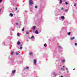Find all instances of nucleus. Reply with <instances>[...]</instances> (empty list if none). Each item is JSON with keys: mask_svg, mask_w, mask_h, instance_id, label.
<instances>
[{"mask_svg": "<svg viewBox=\"0 0 77 77\" xmlns=\"http://www.w3.org/2000/svg\"><path fill=\"white\" fill-rule=\"evenodd\" d=\"M29 5L32 6V4H33V1L32 0H29Z\"/></svg>", "mask_w": 77, "mask_h": 77, "instance_id": "1", "label": "nucleus"}, {"mask_svg": "<svg viewBox=\"0 0 77 77\" xmlns=\"http://www.w3.org/2000/svg\"><path fill=\"white\" fill-rule=\"evenodd\" d=\"M33 63H34L35 65H36V60L35 59H34L33 61Z\"/></svg>", "mask_w": 77, "mask_h": 77, "instance_id": "2", "label": "nucleus"}, {"mask_svg": "<svg viewBox=\"0 0 77 77\" xmlns=\"http://www.w3.org/2000/svg\"><path fill=\"white\" fill-rule=\"evenodd\" d=\"M16 72V70H14L12 71V74H14L15 72Z\"/></svg>", "mask_w": 77, "mask_h": 77, "instance_id": "3", "label": "nucleus"}, {"mask_svg": "<svg viewBox=\"0 0 77 77\" xmlns=\"http://www.w3.org/2000/svg\"><path fill=\"white\" fill-rule=\"evenodd\" d=\"M35 33H36V34H38L39 33V32H38V30H36L35 31Z\"/></svg>", "mask_w": 77, "mask_h": 77, "instance_id": "4", "label": "nucleus"}, {"mask_svg": "<svg viewBox=\"0 0 77 77\" xmlns=\"http://www.w3.org/2000/svg\"><path fill=\"white\" fill-rule=\"evenodd\" d=\"M20 44H21V42H20V41L18 42L17 43V45H20Z\"/></svg>", "mask_w": 77, "mask_h": 77, "instance_id": "5", "label": "nucleus"}, {"mask_svg": "<svg viewBox=\"0 0 77 77\" xmlns=\"http://www.w3.org/2000/svg\"><path fill=\"white\" fill-rule=\"evenodd\" d=\"M61 18L62 20H64V19H65V17L64 16H61Z\"/></svg>", "mask_w": 77, "mask_h": 77, "instance_id": "6", "label": "nucleus"}, {"mask_svg": "<svg viewBox=\"0 0 77 77\" xmlns=\"http://www.w3.org/2000/svg\"><path fill=\"white\" fill-rule=\"evenodd\" d=\"M75 38L74 37H71L70 39H71V40H73V39H74Z\"/></svg>", "mask_w": 77, "mask_h": 77, "instance_id": "7", "label": "nucleus"}, {"mask_svg": "<svg viewBox=\"0 0 77 77\" xmlns=\"http://www.w3.org/2000/svg\"><path fill=\"white\" fill-rule=\"evenodd\" d=\"M29 55H32L33 54V52H30L29 53Z\"/></svg>", "mask_w": 77, "mask_h": 77, "instance_id": "8", "label": "nucleus"}, {"mask_svg": "<svg viewBox=\"0 0 77 77\" xmlns=\"http://www.w3.org/2000/svg\"><path fill=\"white\" fill-rule=\"evenodd\" d=\"M53 75H57V74H56V73H55V72H54L53 73Z\"/></svg>", "mask_w": 77, "mask_h": 77, "instance_id": "9", "label": "nucleus"}, {"mask_svg": "<svg viewBox=\"0 0 77 77\" xmlns=\"http://www.w3.org/2000/svg\"><path fill=\"white\" fill-rule=\"evenodd\" d=\"M14 52L13 51H12L11 52V55H13V54H14Z\"/></svg>", "mask_w": 77, "mask_h": 77, "instance_id": "10", "label": "nucleus"}, {"mask_svg": "<svg viewBox=\"0 0 77 77\" xmlns=\"http://www.w3.org/2000/svg\"><path fill=\"white\" fill-rule=\"evenodd\" d=\"M34 38V39H35V37H34V36H32V37H31V39H32V38Z\"/></svg>", "mask_w": 77, "mask_h": 77, "instance_id": "11", "label": "nucleus"}, {"mask_svg": "<svg viewBox=\"0 0 77 77\" xmlns=\"http://www.w3.org/2000/svg\"><path fill=\"white\" fill-rule=\"evenodd\" d=\"M10 15L11 17H12L13 16V14L12 13L10 14Z\"/></svg>", "mask_w": 77, "mask_h": 77, "instance_id": "12", "label": "nucleus"}, {"mask_svg": "<svg viewBox=\"0 0 77 77\" xmlns=\"http://www.w3.org/2000/svg\"><path fill=\"white\" fill-rule=\"evenodd\" d=\"M60 4H61V3H62V0H60Z\"/></svg>", "mask_w": 77, "mask_h": 77, "instance_id": "13", "label": "nucleus"}, {"mask_svg": "<svg viewBox=\"0 0 77 77\" xmlns=\"http://www.w3.org/2000/svg\"><path fill=\"white\" fill-rule=\"evenodd\" d=\"M68 35H71V32H69L68 33Z\"/></svg>", "mask_w": 77, "mask_h": 77, "instance_id": "14", "label": "nucleus"}, {"mask_svg": "<svg viewBox=\"0 0 77 77\" xmlns=\"http://www.w3.org/2000/svg\"><path fill=\"white\" fill-rule=\"evenodd\" d=\"M26 34H27V35H28V34H29V32L28 31H26Z\"/></svg>", "mask_w": 77, "mask_h": 77, "instance_id": "15", "label": "nucleus"}, {"mask_svg": "<svg viewBox=\"0 0 77 77\" xmlns=\"http://www.w3.org/2000/svg\"><path fill=\"white\" fill-rule=\"evenodd\" d=\"M68 11V9L65 10V12H67V11Z\"/></svg>", "mask_w": 77, "mask_h": 77, "instance_id": "16", "label": "nucleus"}, {"mask_svg": "<svg viewBox=\"0 0 77 77\" xmlns=\"http://www.w3.org/2000/svg\"><path fill=\"white\" fill-rule=\"evenodd\" d=\"M61 69L62 71H63L64 70V69L63 68H62Z\"/></svg>", "mask_w": 77, "mask_h": 77, "instance_id": "17", "label": "nucleus"}, {"mask_svg": "<svg viewBox=\"0 0 77 77\" xmlns=\"http://www.w3.org/2000/svg\"><path fill=\"white\" fill-rule=\"evenodd\" d=\"M46 43H45L44 45V46L45 47H47V45H46Z\"/></svg>", "mask_w": 77, "mask_h": 77, "instance_id": "18", "label": "nucleus"}, {"mask_svg": "<svg viewBox=\"0 0 77 77\" xmlns=\"http://www.w3.org/2000/svg\"><path fill=\"white\" fill-rule=\"evenodd\" d=\"M65 62V60H62V62L63 63V62Z\"/></svg>", "mask_w": 77, "mask_h": 77, "instance_id": "19", "label": "nucleus"}, {"mask_svg": "<svg viewBox=\"0 0 77 77\" xmlns=\"http://www.w3.org/2000/svg\"><path fill=\"white\" fill-rule=\"evenodd\" d=\"M36 28V27L35 26H34L33 27V29H35Z\"/></svg>", "mask_w": 77, "mask_h": 77, "instance_id": "20", "label": "nucleus"}, {"mask_svg": "<svg viewBox=\"0 0 77 77\" xmlns=\"http://www.w3.org/2000/svg\"><path fill=\"white\" fill-rule=\"evenodd\" d=\"M17 35L18 36H20V33H17Z\"/></svg>", "mask_w": 77, "mask_h": 77, "instance_id": "21", "label": "nucleus"}, {"mask_svg": "<svg viewBox=\"0 0 77 77\" xmlns=\"http://www.w3.org/2000/svg\"><path fill=\"white\" fill-rule=\"evenodd\" d=\"M18 54V53H17V52H16V55H18V54Z\"/></svg>", "mask_w": 77, "mask_h": 77, "instance_id": "22", "label": "nucleus"}, {"mask_svg": "<svg viewBox=\"0 0 77 77\" xmlns=\"http://www.w3.org/2000/svg\"><path fill=\"white\" fill-rule=\"evenodd\" d=\"M24 28H23L22 29V31H24Z\"/></svg>", "mask_w": 77, "mask_h": 77, "instance_id": "23", "label": "nucleus"}, {"mask_svg": "<svg viewBox=\"0 0 77 77\" xmlns=\"http://www.w3.org/2000/svg\"><path fill=\"white\" fill-rule=\"evenodd\" d=\"M35 8H36V9H37V8H38V6H35Z\"/></svg>", "mask_w": 77, "mask_h": 77, "instance_id": "24", "label": "nucleus"}, {"mask_svg": "<svg viewBox=\"0 0 77 77\" xmlns=\"http://www.w3.org/2000/svg\"><path fill=\"white\" fill-rule=\"evenodd\" d=\"M22 47H20V50H22Z\"/></svg>", "mask_w": 77, "mask_h": 77, "instance_id": "25", "label": "nucleus"}, {"mask_svg": "<svg viewBox=\"0 0 77 77\" xmlns=\"http://www.w3.org/2000/svg\"><path fill=\"white\" fill-rule=\"evenodd\" d=\"M16 25L17 26L18 25V23H16Z\"/></svg>", "mask_w": 77, "mask_h": 77, "instance_id": "26", "label": "nucleus"}, {"mask_svg": "<svg viewBox=\"0 0 77 77\" xmlns=\"http://www.w3.org/2000/svg\"><path fill=\"white\" fill-rule=\"evenodd\" d=\"M77 5L76 4H75V5H74V6L75 7L76 6V5Z\"/></svg>", "mask_w": 77, "mask_h": 77, "instance_id": "27", "label": "nucleus"}, {"mask_svg": "<svg viewBox=\"0 0 77 77\" xmlns=\"http://www.w3.org/2000/svg\"><path fill=\"white\" fill-rule=\"evenodd\" d=\"M66 5H68V2H66Z\"/></svg>", "mask_w": 77, "mask_h": 77, "instance_id": "28", "label": "nucleus"}, {"mask_svg": "<svg viewBox=\"0 0 77 77\" xmlns=\"http://www.w3.org/2000/svg\"><path fill=\"white\" fill-rule=\"evenodd\" d=\"M77 43H75V45H77Z\"/></svg>", "mask_w": 77, "mask_h": 77, "instance_id": "29", "label": "nucleus"}, {"mask_svg": "<svg viewBox=\"0 0 77 77\" xmlns=\"http://www.w3.org/2000/svg\"><path fill=\"white\" fill-rule=\"evenodd\" d=\"M29 67H26V69H29Z\"/></svg>", "mask_w": 77, "mask_h": 77, "instance_id": "30", "label": "nucleus"}, {"mask_svg": "<svg viewBox=\"0 0 77 77\" xmlns=\"http://www.w3.org/2000/svg\"><path fill=\"white\" fill-rule=\"evenodd\" d=\"M2 2V0H0V3H1Z\"/></svg>", "mask_w": 77, "mask_h": 77, "instance_id": "31", "label": "nucleus"}, {"mask_svg": "<svg viewBox=\"0 0 77 77\" xmlns=\"http://www.w3.org/2000/svg\"><path fill=\"white\" fill-rule=\"evenodd\" d=\"M63 8H62L61 9V10H63Z\"/></svg>", "mask_w": 77, "mask_h": 77, "instance_id": "32", "label": "nucleus"}, {"mask_svg": "<svg viewBox=\"0 0 77 77\" xmlns=\"http://www.w3.org/2000/svg\"><path fill=\"white\" fill-rule=\"evenodd\" d=\"M16 8V10H17V8Z\"/></svg>", "mask_w": 77, "mask_h": 77, "instance_id": "33", "label": "nucleus"}, {"mask_svg": "<svg viewBox=\"0 0 77 77\" xmlns=\"http://www.w3.org/2000/svg\"><path fill=\"white\" fill-rule=\"evenodd\" d=\"M66 70H68V68H66Z\"/></svg>", "mask_w": 77, "mask_h": 77, "instance_id": "34", "label": "nucleus"}, {"mask_svg": "<svg viewBox=\"0 0 77 77\" xmlns=\"http://www.w3.org/2000/svg\"><path fill=\"white\" fill-rule=\"evenodd\" d=\"M69 72L68 71H67V72L68 73Z\"/></svg>", "mask_w": 77, "mask_h": 77, "instance_id": "35", "label": "nucleus"}, {"mask_svg": "<svg viewBox=\"0 0 77 77\" xmlns=\"http://www.w3.org/2000/svg\"><path fill=\"white\" fill-rule=\"evenodd\" d=\"M59 47L60 48H61V46H59Z\"/></svg>", "mask_w": 77, "mask_h": 77, "instance_id": "36", "label": "nucleus"}, {"mask_svg": "<svg viewBox=\"0 0 77 77\" xmlns=\"http://www.w3.org/2000/svg\"><path fill=\"white\" fill-rule=\"evenodd\" d=\"M1 10H2L0 9V11H1Z\"/></svg>", "mask_w": 77, "mask_h": 77, "instance_id": "37", "label": "nucleus"}, {"mask_svg": "<svg viewBox=\"0 0 77 77\" xmlns=\"http://www.w3.org/2000/svg\"><path fill=\"white\" fill-rule=\"evenodd\" d=\"M63 68L65 67V66H63Z\"/></svg>", "mask_w": 77, "mask_h": 77, "instance_id": "38", "label": "nucleus"}, {"mask_svg": "<svg viewBox=\"0 0 77 77\" xmlns=\"http://www.w3.org/2000/svg\"><path fill=\"white\" fill-rule=\"evenodd\" d=\"M26 68H24V69H26Z\"/></svg>", "mask_w": 77, "mask_h": 77, "instance_id": "39", "label": "nucleus"}, {"mask_svg": "<svg viewBox=\"0 0 77 77\" xmlns=\"http://www.w3.org/2000/svg\"><path fill=\"white\" fill-rule=\"evenodd\" d=\"M73 70H75V69H74Z\"/></svg>", "mask_w": 77, "mask_h": 77, "instance_id": "40", "label": "nucleus"}]
</instances>
